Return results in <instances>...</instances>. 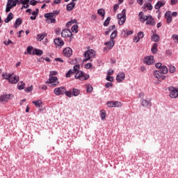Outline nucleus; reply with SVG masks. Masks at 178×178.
Listing matches in <instances>:
<instances>
[{
  "instance_id": "1",
  "label": "nucleus",
  "mask_w": 178,
  "mask_h": 178,
  "mask_svg": "<svg viewBox=\"0 0 178 178\" xmlns=\"http://www.w3.org/2000/svg\"><path fill=\"white\" fill-rule=\"evenodd\" d=\"M74 79L76 80H80V81H85V80H88L90 79V74H85L83 71H79L75 73Z\"/></svg>"
},
{
  "instance_id": "2",
  "label": "nucleus",
  "mask_w": 178,
  "mask_h": 178,
  "mask_svg": "<svg viewBox=\"0 0 178 178\" xmlns=\"http://www.w3.org/2000/svg\"><path fill=\"white\" fill-rule=\"evenodd\" d=\"M117 18L120 26L124 24V22H126V9L122 10L120 14H118Z\"/></svg>"
},
{
  "instance_id": "3",
  "label": "nucleus",
  "mask_w": 178,
  "mask_h": 178,
  "mask_svg": "<svg viewBox=\"0 0 178 178\" xmlns=\"http://www.w3.org/2000/svg\"><path fill=\"white\" fill-rule=\"evenodd\" d=\"M85 58L83 62H87L91 60V58H95V51L92 49L88 50L84 54Z\"/></svg>"
},
{
  "instance_id": "4",
  "label": "nucleus",
  "mask_w": 178,
  "mask_h": 178,
  "mask_svg": "<svg viewBox=\"0 0 178 178\" xmlns=\"http://www.w3.org/2000/svg\"><path fill=\"white\" fill-rule=\"evenodd\" d=\"M17 3L19 4V0H8L6 8V13L10 12V9L16 6Z\"/></svg>"
},
{
  "instance_id": "5",
  "label": "nucleus",
  "mask_w": 178,
  "mask_h": 178,
  "mask_svg": "<svg viewBox=\"0 0 178 178\" xmlns=\"http://www.w3.org/2000/svg\"><path fill=\"white\" fill-rule=\"evenodd\" d=\"M146 22V24L147 26H155L156 23H155V19L152 18V16L151 15H145L143 18V23Z\"/></svg>"
},
{
  "instance_id": "6",
  "label": "nucleus",
  "mask_w": 178,
  "mask_h": 178,
  "mask_svg": "<svg viewBox=\"0 0 178 178\" xmlns=\"http://www.w3.org/2000/svg\"><path fill=\"white\" fill-rule=\"evenodd\" d=\"M46 83L50 84L49 87H56L59 84V81L56 76H49V80Z\"/></svg>"
},
{
  "instance_id": "7",
  "label": "nucleus",
  "mask_w": 178,
  "mask_h": 178,
  "mask_svg": "<svg viewBox=\"0 0 178 178\" xmlns=\"http://www.w3.org/2000/svg\"><path fill=\"white\" fill-rule=\"evenodd\" d=\"M168 90L170 91L169 97L170 98L176 99L178 97V90L173 86H170L168 88Z\"/></svg>"
},
{
  "instance_id": "8",
  "label": "nucleus",
  "mask_w": 178,
  "mask_h": 178,
  "mask_svg": "<svg viewBox=\"0 0 178 178\" xmlns=\"http://www.w3.org/2000/svg\"><path fill=\"white\" fill-rule=\"evenodd\" d=\"M106 105H107V106L108 108H122V102H118V101H115V102H113V101L108 102L106 103Z\"/></svg>"
},
{
  "instance_id": "9",
  "label": "nucleus",
  "mask_w": 178,
  "mask_h": 178,
  "mask_svg": "<svg viewBox=\"0 0 178 178\" xmlns=\"http://www.w3.org/2000/svg\"><path fill=\"white\" fill-rule=\"evenodd\" d=\"M44 17L47 19V23L50 24L51 23H56V19H55V17H54V14L52 13H46L44 15Z\"/></svg>"
},
{
  "instance_id": "10",
  "label": "nucleus",
  "mask_w": 178,
  "mask_h": 178,
  "mask_svg": "<svg viewBox=\"0 0 178 178\" xmlns=\"http://www.w3.org/2000/svg\"><path fill=\"white\" fill-rule=\"evenodd\" d=\"M65 87L60 86L59 88H56L54 90V93L55 95H63L65 92Z\"/></svg>"
},
{
  "instance_id": "11",
  "label": "nucleus",
  "mask_w": 178,
  "mask_h": 178,
  "mask_svg": "<svg viewBox=\"0 0 178 178\" xmlns=\"http://www.w3.org/2000/svg\"><path fill=\"white\" fill-rule=\"evenodd\" d=\"M20 78H19V76L11 74V76L8 81V83H10V84H17Z\"/></svg>"
},
{
  "instance_id": "12",
  "label": "nucleus",
  "mask_w": 178,
  "mask_h": 178,
  "mask_svg": "<svg viewBox=\"0 0 178 178\" xmlns=\"http://www.w3.org/2000/svg\"><path fill=\"white\" fill-rule=\"evenodd\" d=\"M104 45H106L107 47L104 48V51H106V49H112V48L115 47V40H110L109 41L106 42Z\"/></svg>"
},
{
  "instance_id": "13",
  "label": "nucleus",
  "mask_w": 178,
  "mask_h": 178,
  "mask_svg": "<svg viewBox=\"0 0 178 178\" xmlns=\"http://www.w3.org/2000/svg\"><path fill=\"white\" fill-rule=\"evenodd\" d=\"M154 76L156 77V79H162V80L166 79V76L163 75V74L159 70H156L154 72Z\"/></svg>"
},
{
  "instance_id": "14",
  "label": "nucleus",
  "mask_w": 178,
  "mask_h": 178,
  "mask_svg": "<svg viewBox=\"0 0 178 178\" xmlns=\"http://www.w3.org/2000/svg\"><path fill=\"white\" fill-rule=\"evenodd\" d=\"M63 53L67 58H70V56L73 55V50H72L70 47H66L63 49Z\"/></svg>"
},
{
  "instance_id": "15",
  "label": "nucleus",
  "mask_w": 178,
  "mask_h": 178,
  "mask_svg": "<svg viewBox=\"0 0 178 178\" xmlns=\"http://www.w3.org/2000/svg\"><path fill=\"white\" fill-rule=\"evenodd\" d=\"M61 36L64 38L72 37V31L69 29H64L61 32Z\"/></svg>"
},
{
  "instance_id": "16",
  "label": "nucleus",
  "mask_w": 178,
  "mask_h": 178,
  "mask_svg": "<svg viewBox=\"0 0 178 178\" xmlns=\"http://www.w3.org/2000/svg\"><path fill=\"white\" fill-rule=\"evenodd\" d=\"M125 78H126V74H124V72H120L116 76V80L118 83H122V81H123V80H124Z\"/></svg>"
},
{
  "instance_id": "17",
  "label": "nucleus",
  "mask_w": 178,
  "mask_h": 178,
  "mask_svg": "<svg viewBox=\"0 0 178 178\" xmlns=\"http://www.w3.org/2000/svg\"><path fill=\"white\" fill-rule=\"evenodd\" d=\"M140 104L142 106H144L145 108H148V106H151V99H142L140 100Z\"/></svg>"
},
{
  "instance_id": "18",
  "label": "nucleus",
  "mask_w": 178,
  "mask_h": 178,
  "mask_svg": "<svg viewBox=\"0 0 178 178\" xmlns=\"http://www.w3.org/2000/svg\"><path fill=\"white\" fill-rule=\"evenodd\" d=\"M144 63L146 65H152L154 63V57L153 56H149L144 58Z\"/></svg>"
},
{
  "instance_id": "19",
  "label": "nucleus",
  "mask_w": 178,
  "mask_h": 178,
  "mask_svg": "<svg viewBox=\"0 0 178 178\" xmlns=\"http://www.w3.org/2000/svg\"><path fill=\"white\" fill-rule=\"evenodd\" d=\"M165 3H166V1H165L164 0L159 1L154 6V8L156 10H158L161 9V8H162L163 6H165Z\"/></svg>"
},
{
  "instance_id": "20",
  "label": "nucleus",
  "mask_w": 178,
  "mask_h": 178,
  "mask_svg": "<svg viewBox=\"0 0 178 178\" xmlns=\"http://www.w3.org/2000/svg\"><path fill=\"white\" fill-rule=\"evenodd\" d=\"M165 17L167 20V23L169 24L170 23H172V12L171 11H167L165 13Z\"/></svg>"
},
{
  "instance_id": "21",
  "label": "nucleus",
  "mask_w": 178,
  "mask_h": 178,
  "mask_svg": "<svg viewBox=\"0 0 178 178\" xmlns=\"http://www.w3.org/2000/svg\"><path fill=\"white\" fill-rule=\"evenodd\" d=\"M12 95H3L0 97L1 102H6L8 99H10Z\"/></svg>"
},
{
  "instance_id": "22",
  "label": "nucleus",
  "mask_w": 178,
  "mask_h": 178,
  "mask_svg": "<svg viewBox=\"0 0 178 178\" xmlns=\"http://www.w3.org/2000/svg\"><path fill=\"white\" fill-rule=\"evenodd\" d=\"M54 42L56 45H58V47H63L65 44V42L63 40H60V38H56L54 40Z\"/></svg>"
},
{
  "instance_id": "23",
  "label": "nucleus",
  "mask_w": 178,
  "mask_h": 178,
  "mask_svg": "<svg viewBox=\"0 0 178 178\" xmlns=\"http://www.w3.org/2000/svg\"><path fill=\"white\" fill-rule=\"evenodd\" d=\"M42 54H44V51H42V50L38 49H33L32 52V55H37V56H41Z\"/></svg>"
},
{
  "instance_id": "24",
  "label": "nucleus",
  "mask_w": 178,
  "mask_h": 178,
  "mask_svg": "<svg viewBox=\"0 0 178 178\" xmlns=\"http://www.w3.org/2000/svg\"><path fill=\"white\" fill-rule=\"evenodd\" d=\"M74 6H76V3L71 2L67 6V12H71V10H73L74 9Z\"/></svg>"
},
{
  "instance_id": "25",
  "label": "nucleus",
  "mask_w": 178,
  "mask_h": 178,
  "mask_svg": "<svg viewBox=\"0 0 178 178\" xmlns=\"http://www.w3.org/2000/svg\"><path fill=\"white\" fill-rule=\"evenodd\" d=\"M134 31H128L127 29H123L122 31V34H124V37H127L128 35H131Z\"/></svg>"
},
{
  "instance_id": "26",
  "label": "nucleus",
  "mask_w": 178,
  "mask_h": 178,
  "mask_svg": "<svg viewBox=\"0 0 178 178\" xmlns=\"http://www.w3.org/2000/svg\"><path fill=\"white\" fill-rule=\"evenodd\" d=\"M32 104H33L36 108H42V101L41 100L33 101Z\"/></svg>"
},
{
  "instance_id": "27",
  "label": "nucleus",
  "mask_w": 178,
  "mask_h": 178,
  "mask_svg": "<svg viewBox=\"0 0 178 178\" xmlns=\"http://www.w3.org/2000/svg\"><path fill=\"white\" fill-rule=\"evenodd\" d=\"M13 19V13H10L7 17L4 19L5 23H9Z\"/></svg>"
},
{
  "instance_id": "28",
  "label": "nucleus",
  "mask_w": 178,
  "mask_h": 178,
  "mask_svg": "<svg viewBox=\"0 0 178 178\" xmlns=\"http://www.w3.org/2000/svg\"><path fill=\"white\" fill-rule=\"evenodd\" d=\"M33 46H29L26 49V51L24 52V54L26 55L28 54V55H33Z\"/></svg>"
},
{
  "instance_id": "29",
  "label": "nucleus",
  "mask_w": 178,
  "mask_h": 178,
  "mask_svg": "<svg viewBox=\"0 0 178 178\" xmlns=\"http://www.w3.org/2000/svg\"><path fill=\"white\" fill-rule=\"evenodd\" d=\"M46 35H47V33H43L42 34H38L36 38L38 41H42V40L45 38Z\"/></svg>"
},
{
  "instance_id": "30",
  "label": "nucleus",
  "mask_w": 178,
  "mask_h": 178,
  "mask_svg": "<svg viewBox=\"0 0 178 178\" xmlns=\"http://www.w3.org/2000/svg\"><path fill=\"white\" fill-rule=\"evenodd\" d=\"M100 118L102 120H105L106 118V111L105 110H101L100 111Z\"/></svg>"
},
{
  "instance_id": "31",
  "label": "nucleus",
  "mask_w": 178,
  "mask_h": 178,
  "mask_svg": "<svg viewBox=\"0 0 178 178\" xmlns=\"http://www.w3.org/2000/svg\"><path fill=\"white\" fill-rule=\"evenodd\" d=\"M20 24H22V19L18 18V19H16V21L14 24V28L17 29V27H19V26H20Z\"/></svg>"
},
{
  "instance_id": "32",
  "label": "nucleus",
  "mask_w": 178,
  "mask_h": 178,
  "mask_svg": "<svg viewBox=\"0 0 178 178\" xmlns=\"http://www.w3.org/2000/svg\"><path fill=\"white\" fill-rule=\"evenodd\" d=\"M152 54H156L158 52V44L154 43L151 49Z\"/></svg>"
},
{
  "instance_id": "33",
  "label": "nucleus",
  "mask_w": 178,
  "mask_h": 178,
  "mask_svg": "<svg viewBox=\"0 0 178 178\" xmlns=\"http://www.w3.org/2000/svg\"><path fill=\"white\" fill-rule=\"evenodd\" d=\"M72 95H74V97H79V95H80V90L73 88L72 89Z\"/></svg>"
},
{
  "instance_id": "34",
  "label": "nucleus",
  "mask_w": 178,
  "mask_h": 178,
  "mask_svg": "<svg viewBox=\"0 0 178 178\" xmlns=\"http://www.w3.org/2000/svg\"><path fill=\"white\" fill-rule=\"evenodd\" d=\"M76 23H77V20L76 19H71L70 22H68L66 24V27L69 28L72 26V24H76Z\"/></svg>"
},
{
  "instance_id": "35",
  "label": "nucleus",
  "mask_w": 178,
  "mask_h": 178,
  "mask_svg": "<svg viewBox=\"0 0 178 178\" xmlns=\"http://www.w3.org/2000/svg\"><path fill=\"white\" fill-rule=\"evenodd\" d=\"M160 72L163 74H168V67L167 66H162L160 68Z\"/></svg>"
},
{
  "instance_id": "36",
  "label": "nucleus",
  "mask_w": 178,
  "mask_h": 178,
  "mask_svg": "<svg viewBox=\"0 0 178 178\" xmlns=\"http://www.w3.org/2000/svg\"><path fill=\"white\" fill-rule=\"evenodd\" d=\"M11 76H12V74H9V73H5L2 74V77L5 79V80H8V81H9V80L10 79Z\"/></svg>"
},
{
  "instance_id": "37",
  "label": "nucleus",
  "mask_w": 178,
  "mask_h": 178,
  "mask_svg": "<svg viewBox=\"0 0 178 178\" xmlns=\"http://www.w3.org/2000/svg\"><path fill=\"white\" fill-rule=\"evenodd\" d=\"M25 86H26V83H24L23 81H21L17 84V88L18 90H24Z\"/></svg>"
},
{
  "instance_id": "38",
  "label": "nucleus",
  "mask_w": 178,
  "mask_h": 178,
  "mask_svg": "<svg viewBox=\"0 0 178 178\" xmlns=\"http://www.w3.org/2000/svg\"><path fill=\"white\" fill-rule=\"evenodd\" d=\"M73 72L74 74L79 73L80 72V65H76L73 67Z\"/></svg>"
},
{
  "instance_id": "39",
  "label": "nucleus",
  "mask_w": 178,
  "mask_h": 178,
  "mask_svg": "<svg viewBox=\"0 0 178 178\" xmlns=\"http://www.w3.org/2000/svg\"><path fill=\"white\" fill-rule=\"evenodd\" d=\"M97 13L99 15V16L104 17L105 16V10H104L103 8H100L97 10Z\"/></svg>"
},
{
  "instance_id": "40",
  "label": "nucleus",
  "mask_w": 178,
  "mask_h": 178,
  "mask_svg": "<svg viewBox=\"0 0 178 178\" xmlns=\"http://www.w3.org/2000/svg\"><path fill=\"white\" fill-rule=\"evenodd\" d=\"M152 41H154V42H158V41H159V35H158L157 34H154L152 36Z\"/></svg>"
},
{
  "instance_id": "41",
  "label": "nucleus",
  "mask_w": 178,
  "mask_h": 178,
  "mask_svg": "<svg viewBox=\"0 0 178 178\" xmlns=\"http://www.w3.org/2000/svg\"><path fill=\"white\" fill-rule=\"evenodd\" d=\"M118 35V31L115 30L111 34V40H115Z\"/></svg>"
},
{
  "instance_id": "42",
  "label": "nucleus",
  "mask_w": 178,
  "mask_h": 178,
  "mask_svg": "<svg viewBox=\"0 0 178 178\" xmlns=\"http://www.w3.org/2000/svg\"><path fill=\"white\" fill-rule=\"evenodd\" d=\"M92 86L91 84L86 85V92H92Z\"/></svg>"
},
{
  "instance_id": "43",
  "label": "nucleus",
  "mask_w": 178,
  "mask_h": 178,
  "mask_svg": "<svg viewBox=\"0 0 178 178\" xmlns=\"http://www.w3.org/2000/svg\"><path fill=\"white\" fill-rule=\"evenodd\" d=\"M72 74H75L74 71L73 70H70L67 73L65 76L66 77H72Z\"/></svg>"
},
{
  "instance_id": "44",
  "label": "nucleus",
  "mask_w": 178,
  "mask_h": 178,
  "mask_svg": "<svg viewBox=\"0 0 178 178\" xmlns=\"http://www.w3.org/2000/svg\"><path fill=\"white\" fill-rule=\"evenodd\" d=\"M64 94H65V95L68 97V98H72V97H73V93L72 92V90L66 91L65 89V92Z\"/></svg>"
},
{
  "instance_id": "45",
  "label": "nucleus",
  "mask_w": 178,
  "mask_h": 178,
  "mask_svg": "<svg viewBox=\"0 0 178 178\" xmlns=\"http://www.w3.org/2000/svg\"><path fill=\"white\" fill-rule=\"evenodd\" d=\"M72 31L73 33H79V26L77 25H74L72 27Z\"/></svg>"
},
{
  "instance_id": "46",
  "label": "nucleus",
  "mask_w": 178,
  "mask_h": 178,
  "mask_svg": "<svg viewBox=\"0 0 178 178\" xmlns=\"http://www.w3.org/2000/svg\"><path fill=\"white\" fill-rule=\"evenodd\" d=\"M111 22V17H108L106 19L104 22V26L106 27L109 25V22Z\"/></svg>"
},
{
  "instance_id": "47",
  "label": "nucleus",
  "mask_w": 178,
  "mask_h": 178,
  "mask_svg": "<svg viewBox=\"0 0 178 178\" xmlns=\"http://www.w3.org/2000/svg\"><path fill=\"white\" fill-rule=\"evenodd\" d=\"M138 16H139V19H140V22L143 23L144 22L143 21L144 20V16H145V15H144V13H143V12L139 13Z\"/></svg>"
},
{
  "instance_id": "48",
  "label": "nucleus",
  "mask_w": 178,
  "mask_h": 178,
  "mask_svg": "<svg viewBox=\"0 0 178 178\" xmlns=\"http://www.w3.org/2000/svg\"><path fill=\"white\" fill-rule=\"evenodd\" d=\"M170 73H175L176 72V67L173 65H170L169 67Z\"/></svg>"
},
{
  "instance_id": "49",
  "label": "nucleus",
  "mask_w": 178,
  "mask_h": 178,
  "mask_svg": "<svg viewBox=\"0 0 178 178\" xmlns=\"http://www.w3.org/2000/svg\"><path fill=\"white\" fill-rule=\"evenodd\" d=\"M172 38L175 41V42H177L178 43V35L177 34L172 35Z\"/></svg>"
},
{
  "instance_id": "50",
  "label": "nucleus",
  "mask_w": 178,
  "mask_h": 178,
  "mask_svg": "<svg viewBox=\"0 0 178 178\" xmlns=\"http://www.w3.org/2000/svg\"><path fill=\"white\" fill-rule=\"evenodd\" d=\"M105 87H106V88H111L113 87V83H112L111 82H107L105 84Z\"/></svg>"
},
{
  "instance_id": "51",
  "label": "nucleus",
  "mask_w": 178,
  "mask_h": 178,
  "mask_svg": "<svg viewBox=\"0 0 178 178\" xmlns=\"http://www.w3.org/2000/svg\"><path fill=\"white\" fill-rule=\"evenodd\" d=\"M56 74H58V72L50 71L49 77H54V76H56Z\"/></svg>"
},
{
  "instance_id": "52",
  "label": "nucleus",
  "mask_w": 178,
  "mask_h": 178,
  "mask_svg": "<svg viewBox=\"0 0 178 178\" xmlns=\"http://www.w3.org/2000/svg\"><path fill=\"white\" fill-rule=\"evenodd\" d=\"M92 67V64L91 63H88L85 65V69H91Z\"/></svg>"
},
{
  "instance_id": "53",
  "label": "nucleus",
  "mask_w": 178,
  "mask_h": 178,
  "mask_svg": "<svg viewBox=\"0 0 178 178\" xmlns=\"http://www.w3.org/2000/svg\"><path fill=\"white\" fill-rule=\"evenodd\" d=\"M138 37L140 40H141V38H144V32L140 31L138 33Z\"/></svg>"
},
{
  "instance_id": "54",
  "label": "nucleus",
  "mask_w": 178,
  "mask_h": 178,
  "mask_svg": "<svg viewBox=\"0 0 178 178\" xmlns=\"http://www.w3.org/2000/svg\"><path fill=\"white\" fill-rule=\"evenodd\" d=\"M24 91L26 92H30L31 91H33V86H31L30 87L26 88Z\"/></svg>"
},
{
  "instance_id": "55",
  "label": "nucleus",
  "mask_w": 178,
  "mask_h": 178,
  "mask_svg": "<svg viewBox=\"0 0 178 178\" xmlns=\"http://www.w3.org/2000/svg\"><path fill=\"white\" fill-rule=\"evenodd\" d=\"M38 13H39L38 8H36L35 11H33V13H31V15L37 17V16H38Z\"/></svg>"
},
{
  "instance_id": "56",
  "label": "nucleus",
  "mask_w": 178,
  "mask_h": 178,
  "mask_svg": "<svg viewBox=\"0 0 178 178\" xmlns=\"http://www.w3.org/2000/svg\"><path fill=\"white\" fill-rule=\"evenodd\" d=\"M31 0H20V3L22 5H26V3H29Z\"/></svg>"
},
{
  "instance_id": "57",
  "label": "nucleus",
  "mask_w": 178,
  "mask_h": 178,
  "mask_svg": "<svg viewBox=\"0 0 178 178\" xmlns=\"http://www.w3.org/2000/svg\"><path fill=\"white\" fill-rule=\"evenodd\" d=\"M38 1L35 0H31L30 5H32V6H35L37 5Z\"/></svg>"
},
{
  "instance_id": "58",
  "label": "nucleus",
  "mask_w": 178,
  "mask_h": 178,
  "mask_svg": "<svg viewBox=\"0 0 178 178\" xmlns=\"http://www.w3.org/2000/svg\"><path fill=\"white\" fill-rule=\"evenodd\" d=\"M50 13L53 14V17H56V16H58V15H59V11L55 10Z\"/></svg>"
},
{
  "instance_id": "59",
  "label": "nucleus",
  "mask_w": 178,
  "mask_h": 178,
  "mask_svg": "<svg viewBox=\"0 0 178 178\" xmlns=\"http://www.w3.org/2000/svg\"><path fill=\"white\" fill-rule=\"evenodd\" d=\"M3 44H4L5 45H9V44H13V42H12V40H8V41H4V42H3Z\"/></svg>"
},
{
  "instance_id": "60",
  "label": "nucleus",
  "mask_w": 178,
  "mask_h": 178,
  "mask_svg": "<svg viewBox=\"0 0 178 178\" xmlns=\"http://www.w3.org/2000/svg\"><path fill=\"white\" fill-rule=\"evenodd\" d=\"M146 7L147 8L148 10H151L152 9V4H151V3H148L146 5Z\"/></svg>"
},
{
  "instance_id": "61",
  "label": "nucleus",
  "mask_w": 178,
  "mask_h": 178,
  "mask_svg": "<svg viewBox=\"0 0 178 178\" xmlns=\"http://www.w3.org/2000/svg\"><path fill=\"white\" fill-rule=\"evenodd\" d=\"M119 5H120V3L118 4H115L113 6V11L116 12V10H118V9H119Z\"/></svg>"
},
{
  "instance_id": "62",
  "label": "nucleus",
  "mask_w": 178,
  "mask_h": 178,
  "mask_svg": "<svg viewBox=\"0 0 178 178\" xmlns=\"http://www.w3.org/2000/svg\"><path fill=\"white\" fill-rule=\"evenodd\" d=\"M106 80H107V81L112 82V81H113V76H106Z\"/></svg>"
},
{
  "instance_id": "63",
  "label": "nucleus",
  "mask_w": 178,
  "mask_h": 178,
  "mask_svg": "<svg viewBox=\"0 0 178 178\" xmlns=\"http://www.w3.org/2000/svg\"><path fill=\"white\" fill-rule=\"evenodd\" d=\"M155 67L157 68V69H161V67H162V63H157L155 64Z\"/></svg>"
},
{
  "instance_id": "64",
  "label": "nucleus",
  "mask_w": 178,
  "mask_h": 178,
  "mask_svg": "<svg viewBox=\"0 0 178 178\" xmlns=\"http://www.w3.org/2000/svg\"><path fill=\"white\" fill-rule=\"evenodd\" d=\"M140 38H138V36H136L134 38V42H138V41H140Z\"/></svg>"
}]
</instances>
